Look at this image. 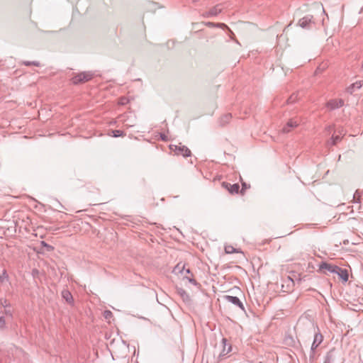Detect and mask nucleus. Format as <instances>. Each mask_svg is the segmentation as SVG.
Listing matches in <instances>:
<instances>
[{"label": "nucleus", "instance_id": "nucleus-13", "mask_svg": "<svg viewBox=\"0 0 363 363\" xmlns=\"http://www.w3.org/2000/svg\"><path fill=\"white\" fill-rule=\"evenodd\" d=\"M225 252L227 254L241 252V251H240V250L235 248L232 245H226L225 247Z\"/></svg>", "mask_w": 363, "mask_h": 363}, {"label": "nucleus", "instance_id": "nucleus-8", "mask_svg": "<svg viewBox=\"0 0 363 363\" xmlns=\"http://www.w3.org/2000/svg\"><path fill=\"white\" fill-rule=\"evenodd\" d=\"M363 85V81H357L350 84L347 89L346 91L350 94H353L356 90L359 89Z\"/></svg>", "mask_w": 363, "mask_h": 363}, {"label": "nucleus", "instance_id": "nucleus-11", "mask_svg": "<svg viewBox=\"0 0 363 363\" xmlns=\"http://www.w3.org/2000/svg\"><path fill=\"white\" fill-rule=\"evenodd\" d=\"M335 274H337L339 277L345 281L346 282L348 280V272L347 269H343L340 267H337V270H336Z\"/></svg>", "mask_w": 363, "mask_h": 363}, {"label": "nucleus", "instance_id": "nucleus-26", "mask_svg": "<svg viewBox=\"0 0 363 363\" xmlns=\"http://www.w3.org/2000/svg\"><path fill=\"white\" fill-rule=\"evenodd\" d=\"M241 194H243L244 192H243V189L241 190Z\"/></svg>", "mask_w": 363, "mask_h": 363}, {"label": "nucleus", "instance_id": "nucleus-23", "mask_svg": "<svg viewBox=\"0 0 363 363\" xmlns=\"http://www.w3.org/2000/svg\"><path fill=\"white\" fill-rule=\"evenodd\" d=\"M230 31V37L232 38V39H234V33L232 30H230V29L228 30Z\"/></svg>", "mask_w": 363, "mask_h": 363}, {"label": "nucleus", "instance_id": "nucleus-7", "mask_svg": "<svg viewBox=\"0 0 363 363\" xmlns=\"http://www.w3.org/2000/svg\"><path fill=\"white\" fill-rule=\"evenodd\" d=\"M222 186L227 189L228 191L232 194L238 193L240 189V186L238 184H230L226 182H223Z\"/></svg>", "mask_w": 363, "mask_h": 363}, {"label": "nucleus", "instance_id": "nucleus-21", "mask_svg": "<svg viewBox=\"0 0 363 363\" xmlns=\"http://www.w3.org/2000/svg\"><path fill=\"white\" fill-rule=\"evenodd\" d=\"M216 15V13L213 11H210L206 15H203L204 16H206V17H208V16H215Z\"/></svg>", "mask_w": 363, "mask_h": 363}, {"label": "nucleus", "instance_id": "nucleus-1", "mask_svg": "<svg viewBox=\"0 0 363 363\" xmlns=\"http://www.w3.org/2000/svg\"><path fill=\"white\" fill-rule=\"evenodd\" d=\"M173 273L180 279H186L189 282L196 284L194 275L190 271L189 267H186V264L183 262H179L174 268Z\"/></svg>", "mask_w": 363, "mask_h": 363}, {"label": "nucleus", "instance_id": "nucleus-20", "mask_svg": "<svg viewBox=\"0 0 363 363\" xmlns=\"http://www.w3.org/2000/svg\"><path fill=\"white\" fill-rule=\"evenodd\" d=\"M128 100L125 98H121L119 101V104L121 105H124L127 103Z\"/></svg>", "mask_w": 363, "mask_h": 363}, {"label": "nucleus", "instance_id": "nucleus-16", "mask_svg": "<svg viewBox=\"0 0 363 363\" xmlns=\"http://www.w3.org/2000/svg\"><path fill=\"white\" fill-rule=\"evenodd\" d=\"M6 325V320L3 315H0V328H4Z\"/></svg>", "mask_w": 363, "mask_h": 363}, {"label": "nucleus", "instance_id": "nucleus-19", "mask_svg": "<svg viewBox=\"0 0 363 363\" xmlns=\"http://www.w3.org/2000/svg\"><path fill=\"white\" fill-rule=\"evenodd\" d=\"M216 27H219V28H226L228 30H229V28L224 23H216Z\"/></svg>", "mask_w": 363, "mask_h": 363}, {"label": "nucleus", "instance_id": "nucleus-6", "mask_svg": "<svg viewBox=\"0 0 363 363\" xmlns=\"http://www.w3.org/2000/svg\"><path fill=\"white\" fill-rule=\"evenodd\" d=\"M337 267H338L335 265H333L325 262H323L320 265V269L325 274L328 272L335 273L336 270H337Z\"/></svg>", "mask_w": 363, "mask_h": 363}, {"label": "nucleus", "instance_id": "nucleus-10", "mask_svg": "<svg viewBox=\"0 0 363 363\" xmlns=\"http://www.w3.org/2000/svg\"><path fill=\"white\" fill-rule=\"evenodd\" d=\"M62 296L69 304H73L74 299L72 294L68 290H63L62 291Z\"/></svg>", "mask_w": 363, "mask_h": 363}, {"label": "nucleus", "instance_id": "nucleus-25", "mask_svg": "<svg viewBox=\"0 0 363 363\" xmlns=\"http://www.w3.org/2000/svg\"><path fill=\"white\" fill-rule=\"evenodd\" d=\"M1 304L6 306L7 304V301L4 300V302L1 301Z\"/></svg>", "mask_w": 363, "mask_h": 363}, {"label": "nucleus", "instance_id": "nucleus-14", "mask_svg": "<svg viewBox=\"0 0 363 363\" xmlns=\"http://www.w3.org/2000/svg\"><path fill=\"white\" fill-rule=\"evenodd\" d=\"M223 344L224 345V348L222 352V354H223V355L228 354L231 351V345L230 344H228V347H226L227 340L225 338L223 339Z\"/></svg>", "mask_w": 363, "mask_h": 363}, {"label": "nucleus", "instance_id": "nucleus-12", "mask_svg": "<svg viewBox=\"0 0 363 363\" xmlns=\"http://www.w3.org/2000/svg\"><path fill=\"white\" fill-rule=\"evenodd\" d=\"M226 300L228 302H230L235 305H237L240 306V308H243L242 303L240 301L239 298L235 296H225Z\"/></svg>", "mask_w": 363, "mask_h": 363}, {"label": "nucleus", "instance_id": "nucleus-5", "mask_svg": "<svg viewBox=\"0 0 363 363\" xmlns=\"http://www.w3.org/2000/svg\"><path fill=\"white\" fill-rule=\"evenodd\" d=\"M344 101L342 99H331L326 104V107L330 109H335L344 106Z\"/></svg>", "mask_w": 363, "mask_h": 363}, {"label": "nucleus", "instance_id": "nucleus-17", "mask_svg": "<svg viewBox=\"0 0 363 363\" xmlns=\"http://www.w3.org/2000/svg\"><path fill=\"white\" fill-rule=\"evenodd\" d=\"M205 26H208V27H210V28H213V27H216V23H214L213 22H204L203 23Z\"/></svg>", "mask_w": 363, "mask_h": 363}, {"label": "nucleus", "instance_id": "nucleus-27", "mask_svg": "<svg viewBox=\"0 0 363 363\" xmlns=\"http://www.w3.org/2000/svg\"><path fill=\"white\" fill-rule=\"evenodd\" d=\"M325 363H330L329 362H325Z\"/></svg>", "mask_w": 363, "mask_h": 363}, {"label": "nucleus", "instance_id": "nucleus-18", "mask_svg": "<svg viewBox=\"0 0 363 363\" xmlns=\"http://www.w3.org/2000/svg\"><path fill=\"white\" fill-rule=\"evenodd\" d=\"M111 316H112V313H111V311H106L104 312V317H105V318H106V319H107V318H110V317H111Z\"/></svg>", "mask_w": 363, "mask_h": 363}, {"label": "nucleus", "instance_id": "nucleus-24", "mask_svg": "<svg viewBox=\"0 0 363 363\" xmlns=\"http://www.w3.org/2000/svg\"><path fill=\"white\" fill-rule=\"evenodd\" d=\"M181 296L184 298H188V295L184 291L181 293Z\"/></svg>", "mask_w": 363, "mask_h": 363}, {"label": "nucleus", "instance_id": "nucleus-2", "mask_svg": "<svg viewBox=\"0 0 363 363\" xmlns=\"http://www.w3.org/2000/svg\"><path fill=\"white\" fill-rule=\"evenodd\" d=\"M94 74L91 72H83L80 73H75L71 79L73 84H78L85 83L92 79Z\"/></svg>", "mask_w": 363, "mask_h": 363}, {"label": "nucleus", "instance_id": "nucleus-15", "mask_svg": "<svg viewBox=\"0 0 363 363\" xmlns=\"http://www.w3.org/2000/svg\"><path fill=\"white\" fill-rule=\"evenodd\" d=\"M341 138L340 135H333L330 139V143L333 145H336L339 141H340Z\"/></svg>", "mask_w": 363, "mask_h": 363}, {"label": "nucleus", "instance_id": "nucleus-22", "mask_svg": "<svg viewBox=\"0 0 363 363\" xmlns=\"http://www.w3.org/2000/svg\"><path fill=\"white\" fill-rule=\"evenodd\" d=\"M121 135V132L120 130H116L114 132L113 136L114 137H118V136H120Z\"/></svg>", "mask_w": 363, "mask_h": 363}, {"label": "nucleus", "instance_id": "nucleus-9", "mask_svg": "<svg viewBox=\"0 0 363 363\" xmlns=\"http://www.w3.org/2000/svg\"><path fill=\"white\" fill-rule=\"evenodd\" d=\"M323 337L320 333H316L314 336L313 342L312 344V350H315L323 342Z\"/></svg>", "mask_w": 363, "mask_h": 363}, {"label": "nucleus", "instance_id": "nucleus-3", "mask_svg": "<svg viewBox=\"0 0 363 363\" xmlns=\"http://www.w3.org/2000/svg\"><path fill=\"white\" fill-rule=\"evenodd\" d=\"M169 150L174 155H182L184 157H189L191 155V151L189 150V148L182 143L170 145Z\"/></svg>", "mask_w": 363, "mask_h": 363}, {"label": "nucleus", "instance_id": "nucleus-4", "mask_svg": "<svg viewBox=\"0 0 363 363\" xmlns=\"http://www.w3.org/2000/svg\"><path fill=\"white\" fill-rule=\"evenodd\" d=\"M301 119L300 117L296 116L288 120L285 125H284L281 132L284 133H289L298 127L301 124Z\"/></svg>", "mask_w": 363, "mask_h": 363}]
</instances>
